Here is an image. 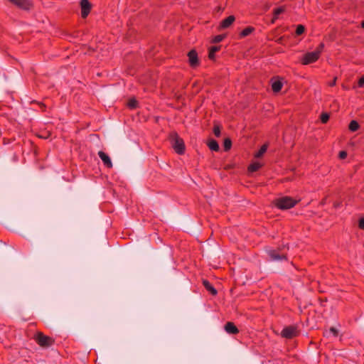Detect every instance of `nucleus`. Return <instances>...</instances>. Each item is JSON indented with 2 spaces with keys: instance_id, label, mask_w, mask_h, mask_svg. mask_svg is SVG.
<instances>
[{
  "instance_id": "nucleus-1",
  "label": "nucleus",
  "mask_w": 364,
  "mask_h": 364,
  "mask_svg": "<svg viewBox=\"0 0 364 364\" xmlns=\"http://www.w3.org/2000/svg\"><path fill=\"white\" fill-rule=\"evenodd\" d=\"M324 44L321 43L316 49L312 52H307L305 53L301 59L302 65H309L315 63L318 60L320 55L323 50Z\"/></svg>"
},
{
  "instance_id": "nucleus-2",
  "label": "nucleus",
  "mask_w": 364,
  "mask_h": 364,
  "mask_svg": "<svg viewBox=\"0 0 364 364\" xmlns=\"http://www.w3.org/2000/svg\"><path fill=\"white\" fill-rule=\"evenodd\" d=\"M33 338L36 341V343L43 348H48L52 346L55 343V340L53 338L48 336H46L41 331H37L34 334Z\"/></svg>"
},
{
  "instance_id": "nucleus-3",
  "label": "nucleus",
  "mask_w": 364,
  "mask_h": 364,
  "mask_svg": "<svg viewBox=\"0 0 364 364\" xmlns=\"http://www.w3.org/2000/svg\"><path fill=\"white\" fill-rule=\"evenodd\" d=\"M172 147L178 154H183L185 152V144L176 132H171L169 136Z\"/></svg>"
},
{
  "instance_id": "nucleus-4",
  "label": "nucleus",
  "mask_w": 364,
  "mask_h": 364,
  "mask_svg": "<svg viewBox=\"0 0 364 364\" xmlns=\"http://www.w3.org/2000/svg\"><path fill=\"white\" fill-rule=\"evenodd\" d=\"M297 200L289 196H284L274 200V205L281 210H287L294 207Z\"/></svg>"
},
{
  "instance_id": "nucleus-5",
  "label": "nucleus",
  "mask_w": 364,
  "mask_h": 364,
  "mask_svg": "<svg viewBox=\"0 0 364 364\" xmlns=\"http://www.w3.org/2000/svg\"><path fill=\"white\" fill-rule=\"evenodd\" d=\"M299 332L296 327L294 326H289L283 328L281 332V336L283 338L291 339L297 336Z\"/></svg>"
},
{
  "instance_id": "nucleus-6",
  "label": "nucleus",
  "mask_w": 364,
  "mask_h": 364,
  "mask_svg": "<svg viewBox=\"0 0 364 364\" xmlns=\"http://www.w3.org/2000/svg\"><path fill=\"white\" fill-rule=\"evenodd\" d=\"M188 63L191 68H196L200 65V60L196 50H191L188 54Z\"/></svg>"
},
{
  "instance_id": "nucleus-7",
  "label": "nucleus",
  "mask_w": 364,
  "mask_h": 364,
  "mask_svg": "<svg viewBox=\"0 0 364 364\" xmlns=\"http://www.w3.org/2000/svg\"><path fill=\"white\" fill-rule=\"evenodd\" d=\"M81 16L86 18L91 11L92 5L88 0H80Z\"/></svg>"
},
{
  "instance_id": "nucleus-8",
  "label": "nucleus",
  "mask_w": 364,
  "mask_h": 364,
  "mask_svg": "<svg viewBox=\"0 0 364 364\" xmlns=\"http://www.w3.org/2000/svg\"><path fill=\"white\" fill-rule=\"evenodd\" d=\"M98 156L101 159V160L102 161L104 165L106 167H107V168H112V161H111L109 156L106 153H105L102 151H100L98 152Z\"/></svg>"
},
{
  "instance_id": "nucleus-9",
  "label": "nucleus",
  "mask_w": 364,
  "mask_h": 364,
  "mask_svg": "<svg viewBox=\"0 0 364 364\" xmlns=\"http://www.w3.org/2000/svg\"><path fill=\"white\" fill-rule=\"evenodd\" d=\"M224 328L228 333L237 334L239 333L237 327L232 322H227Z\"/></svg>"
},
{
  "instance_id": "nucleus-10",
  "label": "nucleus",
  "mask_w": 364,
  "mask_h": 364,
  "mask_svg": "<svg viewBox=\"0 0 364 364\" xmlns=\"http://www.w3.org/2000/svg\"><path fill=\"white\" fill-rule=\"evenodd\" d=\"M235 20V18L234 16H229L221 21L220 27L221 28H227L233 23Z\"/></svg>"
},
{
  "instance_id": "nucleus-11",
  "label": "nucleus",
  "mask_w": 364,
  "mask_h": 364,
  "mask_svg": "<svg viewBox=\"0 0 364 364\" xmlns=\"http://www.w3.org/2000/svg\"><path fill=\"white\" fill-rule=\"evenodd\" d=\"M269 256L273 261L287 259V257L284 255H279L276 250H270L269 252Z\"/></svg>"
},
{
  "instance_id": "nucleus-12",
  "label": "nucleus",
  "mask_w": 364,
  "mask_h": 364,
  "mask_svg": "<svg viewBox=\"0 0 364 364\" xmlns=\"http://www.w3.org/2000/svg\"><path fill=\"white\" fill-rule=\"evenodd\" d=\"M203 284L206 289V290L208 291L212 295L215 296L218 294V291L215 289V288L207 279L203 280Z\"/></svg>"
},
{
  "instance_id": "nucleus-13",
  "label": "nucleus",
  "mask_w": 364,
  "mask_h": 364,
  "mask_svg": "<svg viewBox=\"0 0 364 364\" xmlns=\"http://www.w3.org/2000/svg\"><path fill=\"white\" fill-rule=\"evenodd\" d=\"M207 145L211 151H218L220 149L219 144L215 139L209 140Z\"/></svg>"
},
{
  "instance_id": "nucleus-14",
  "label": "nucleus",
  "mask_w": 364,
  "mask_h": 364,
  "mask_svg": "<svg viewBox=\"0 0 364 364\" xmlns=\"http://www.w3.org/2000/svg\"><path fill=\"white\" fill-rule=\"evenodd\" d=\"M284 11V7H277L273 10V18L272 19V23H274V21L278 18V16Z\"/></svg>"
},
{
  "instance_id": "nucleus-15",
  "label": "nucleus",
  "mask_w": 364,
  "mask_h": 364,
  "mask_svg": "<svg viewBox=\"0 0 364 364\" xmlns=\"http://www.w3.org/2000/svg\"><path fill=\"white\" fill-rule=\"evenodd\" d=\"M255 31V28L252 26H247L245 28H244L240 33V36L241 38L246 37L249 35H250L253 31Z\"/></svg>"
},
{
  "instance_id": "nucleus-16",
  "label": "nucleus",
  "mask_w": 364,
  "mask_h": 364,
  "mask_svg": "<svg viewBox=\"0 0 364 364\" xmlns=\"http://www.w3.org/2000/svg\"><path fill=\"white\" fill-rule=\"evenodd\" d=\"M283 84L279 80H276L272 84V89L274 92H279L282 88Z\"/></svg>"
},
{
  "instance_id": "nucleus-17",
  "label": "nucleus",
  "mask_w": 364,
  "mask_h": 364,
  "mask_svg": "<svg viewBox=\"0 0 364 364\" xmlns=\"http://www.w3.org/2000/svg\"><path fill=\"white\" fill-rule=\"evenodd\" d=\"M262 167V164L259 162H254L248 166L249 172H255Z\"/></svg>"
},
{
  "instance_id": "nucleus-18",
  "label": "nucleus",
  "mask_w": 364,
  "mask_h": 364,
  "mask_svg": "<svg viewBox=\"0 0 364 364\" xmlns=\"http://www.w3.org/2000/svg\"><path fill=\"white\" fill-rule=\"evenodd\" d=\"M220 49V46H212L209 49L208 58L210 60H213L215 58V53L218 52Z\"/></svg>"
},
{
  "instance_id": "nucleus-19",
  "label": "nucleus",
  "mask_w": 364,
  "mask_h": 364,
  "mask_svg": "<svg viewBox=\"0 0 364 364\" xmlns=\"http://www.w3.org/2000/svg\"><path fill=\"white\" fill-rule=\"evenodd\" d=\"M268 145L267 144H263L259 151L255 154L256 158H260L267 151Z\"/></svg>"
},
{
  "instance_id": "nucleus-20",
  "label": "nucleus",
  "mask_w": 364,
  "mask_h": 364,
  "mask_svg": "<svg viewBox=\"0 0 364 364\" xmlns=\"http://www.w3.org/2000/svg\"><path fill=\"white\" fill-rule=\"evenodd\" d=\"M359 124L355 120H352L348 125V129L351 132H356L359 129Z\"/></svg>"
},
{
  "instance_id": "nucleus-21",
  "label": "nucleus",
  "mask_w": 364,
  "mask_h": 364,
  "mask_svg": "<svg viewBox=\"0 0 364 364\" xmlns=\"http://www.w3.org/2000/svg\"><path fill=\"white\" fill-rule=\"evenodd\" d=\"M232 146V141L229 138H226L224 139L223 147L225 151H228L230 149Z\"/></svg>"
},
{
  "instance_id": "nucleus-22",
  "label": "nucleus",
  "mask_w": 364,
  "mask_h": 364,
  "mask_svg": "<svg viewBox=\"0 0 364 364\" xmlns=\"http://www.w3.org/2000/svg\"><path fill=\"white\" fill-rule=\"evenodd\" d=\"M329 118H330V115L327 112H323V113H321V114L320 116L321 122L323 124L327 123V122L328 121Z\"/></svg>"
},
{
  "instance_id": "nucleus-23",
  "label": "nucleus",
  "mask_w": 364,
  "mask_h": 364,
  "mask_svg": "<svg viewBox=\"0 0 364 364\" xmlns=\"http://www.w3.org/2000/svg\"><path fill=\"white\" fill-rule=\"evenodd\" d=\"M225 38V35L224 34H221V35H217L215 36L213 40H212V43H220L221 42L224 38Z\"/></svg>"
},
{
  "instance_id": "nucleus-24",
  "label": "nucleus",
  "mask_w": 364,
  "mask_h": 364,
  "mask_svg": "<svg viewBox=\"0 0 364 364\" xmlns=\"http://www.w3.org/2000/svg\"><path fill=\"white\" fill-rule=\"evenodd\" d=\"M304 31H305V27L303 25L299 24L296 26V31H295L296 35L300 36L302 33H304Z\"/></svg>"
},
{
  "instance_id": "nucleus-25",
  "label": "nucleus",
  "mask_w": 364,
  "mask_h": 364,
  "mask_svg": "<svg viewBox=\"0 0 364 364\" xmlns=\"http://www.w3.org/2000/svg\"><path fill=\"white\" fill-rule=\"evenodd\" d=\"M213 133L216 137H219L220 136V127L218 124H215L213 127Z\"/></svg>"
},
{
  "instance_id": "nucleus-26",
  "label": "nucleus",
  "mask_w": 364,
  "mask_h": 364,
  "mask_svg": "<svg viewBox=\"0 0 364 364\" xmlns=\"http://www.w3.org/2000/svg\"><path fill=\"white\" fill-rule=\"evenodd\" d=\"M137 105V101L134 99H131L128 102V107L131 109H134L136 107Z\"/></svg>"
},
{
  "instance_id": "nucleus-27",
  "label": "nucleus",
  "mask_w": 364,
  "mask_h": 364,
  "mask_svg": "<svg viewBox=\"0 0 364 364\" xmlns=\"http://www.w3.org/2000/svg\"><path fill=\"white\" fill-rule=\"evenodd\" d=\"M329 331H330V333H331L333 335V336H335V337H337V336H338V330H337L336 328H334V327H331V328H330V329H329Z\"/></svg>"
},
{
  "instance_id": "nucleus-28",
  "label": "nucleus",
  "mask_w": 364,
  "mask_h": 364,
  "mask_svg": "<svg viewBox=\"0 0 364 364\" xmlns=\"http://www.w3.org/2000/svg\"><path fill=\"white\" fill-rule=\"evenodd\" d=\"M358 227L361 230H364V218H362L359 220Z\"/></svg>"
},
{
  "instance_id": "nucleus-29",
  "label": "nucleus",
  "mask_w": 364,
  "mask_h": 364,
  "mask_svg": "<svg viewBox=\"0 0 364 364\" xmlns=\"http://www.w3.org/2000/svg\"><path fill=\"white\" fill-rule=\"evenodd\" d=\"M358 87H362L364 86V75L362 76L359 80H358Z\"/></svg>"
},
{
  "instance_id": "nucleus-30",
  "label": "nucleus",
  "mask_w": 364,
  "mask_h": 364,
  "mask_svg": "<svg viewBox=\"0 0 364 364\" xmlns=\"http://www.w3.org/2000/svg\"><path fill=\"white\" fill-rule=\"evenodd\" d=\"M347 156V152L345 151H341L339 152V158L341 159H346Z\"/></svg>"
},
{
  "instance_id": "nucleus-31",
  "label": "nucleus",
  "mask_w": 364,
  "mask_h": 364,
  "mask_svg": "<svg viewBox=\"0 0 364 364\" xmlns=\"http://www.w3.org/2000/svg\"><path fill=\"white\" fill-rule=\"evenodd\" d=\"M336 80H337V77H335L333 78V80L331 82H329V83H328V85H329L330 87H333V86H335V85H336Z\"/></svg>"
},
{
  "instance_id": "nucleus-32",
  "label": "nucleus",
  "mask_w": 364,
  "mask_h": 364,
  "mask_svg": "<svg viewBox=\"0 0 364 364\" xmlns=\"http://www.w3.org/2000/svg\"><path fill=\"white\" fill-rule=\"evenodd\" d=\"M13 159H14V161H18V156L16 154H14V156H13Z\"/></svg>"
},
{
  "instance_id": "nucleus-33",
  "label": "nucleus",
  "mask_w": 364,
  "mask_h": 364,
  "mask_svg": "<svg viewBox=\"0 0 364 364\" xmlns=\"http://www.w3.org/2000/svg\"><path fill=\"white\" fill-rule=\"evenodd\" d=\"M339 205H340V204H339V203H335L333 204V206H334L335 208H338V207H339Z\"/></svg>"
},
{
  "instance_id": "nucleus-34",
  "label": "nucleus",
  "mask_w": 364,
  "mask_h": 364,
  "mask_svg": "<svg viewBox=\"0 0 364 364\" xmlns=\"http://www.w3.org/2000/svg\"><path fill=\"white\" fill-rule=\"evenodd\" d=\"M343 89L344 90H348V87L344 85H342Z\"/></svg>"
},
{
  "instance_id": "nucleus-35",
  "label": "nucleus",
  "mask_w": 364,
  "mask_h": 364,
  "mask_svg": "<svg viewBox=\"0 0 364 364\" xmlns=\"http://www.w3.org/2000/svg\"><path fill=\"white\" fill-rule=\"evenodd\" d=\"M361 27L364 28V20L361 23Z\"/></svg>"
}]
</instances>
